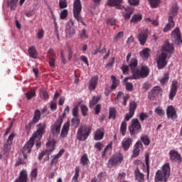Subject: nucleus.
<instances>
[{
  "label": "nucleus",
  "instance_id": "obj_1",
  "mask_svg": "<svg viewBox=\"0 0 182 182\" xmlns=\"http://www.w3.org/2000/svg\"><path fill=\"white\" fill-rule=\"evenodd\" d=\"M38 128L36 132L33 133L31 139L24 145L23 148V155L24 159L28 158V154L31 153V149L33 147V140H41L42 139V136H43V133H45V129H46V123H40L36 125Z\"/></svg>",
  "mask_w": 182,
  "mask_h": 182
},
{
  "label": "nucleus",
  "instance_id": "obj_2",
  "mask_svg": "<svg viewBox=\"0 0 182 182\" xmlns=\"http://www.w3.org/2000/svg\"><path fill=\"white\" fill-rule=\"evenodd\" d=\"M122 1L123 0H107V5L109 6H116L117 9H124V11H123L124 19H130V16H132V14H133V8H124L123 6H120Z\"/></svg>",
  "mask_w": 182,
  "mask_h": 182
},
{
  "label": "nucleus",
  "instance_id": "obj_3",
  "mask_svg": "<svg viewBox=\"0 0 182 182\" xmlns=\"http://www.w3.org/2000/svg\"><path fill=\"white\" fill-rule=\"evenodd\" d=\"M170 177V164H166L162 166V171H157L155 176V181H167Z\"/></svg>",
  "mask_w": 182,
  "mask_h": 182
},
{
  "label": "nucleus",
  "instance_id": "obj_4",
  "mask_svg": "<svg viewBox=\"0 0 182 182\" xmlns=\"http://www.w3.org/2000/svg\"><path fill=\"white\" fill-rule=\"evenodd\" d=\"M149 73H150V70H149V67L143 65L141 67L140 70H137L136 72L134 73V75L125 77L124 81L127 82V80L140 79V77H147V76H149Z\"/></svg>",
  "mask_w": 182,
  "mask_h": 182
},
{
  "label": "nucleus",
  "instance_id": "obj_5",
  "mask_svg": "<svg viewBox=\"0 0 182 182\" xmlns=\"http://www.w3.org/2000/svg\"><path fill=\"white\" fill-rule=\"evenodd\" d=\"M90 132H92V127L90 126H82L80 127L77 132V139L80 141H85L88 137L89 134H90Z\"/></svg>",
  "mask_w": 182,
  "mask_h": 182
},
{
  "label": "nucleus",
  "instance_id": "obj_6",
  "mask_svg": "<svg viewBox=\"0 0 182 182\" xmlns=\"http://www.w3.org/2000/svg\"><path fill=\"white\" fill-rule=\"evenodd\" d=\"M81 11H82V3L80 2V0H74V3H73L74 18L78 22H81V23H84L83 19L82 18V16H80Z\"/></svg>",
  "mask_w": 182,
  "mask_h": 182
},
{
  "label": "nucleus",
  "instance_id": "obj_7",
  "mask_svg": "<svg viewBox=\"0 0 182 182\" xmlns=\"http://www.w3.org/2000/svg\"><path fill=\"white\" fill-rule=\"evenodd\" d=\"M177 6H174L171 8V11L168 14V23L166 25L164 28V32H168L170 29L174 28V21H173V16H176L177 15Z\"/></svg>",
  "mask_w": 182,
  "mask_h": 182
},
{
  "label": "nucleus",
  "instance_id": "obj_8",
  "mask_svg": "<svg viewBox=\"0 0 182 182\" xmlns=\"http://www.w3.org/2000/svg\"><path fill=\"white\" fill-rule=\"evenodd\" d=\"M76 35V27H75V20L70 19L65 24V36L67 38H73Z\"/></svg>",
  "mask_w": 182,
  "mask_h": 182
},
{
  "label": "nucleus",
  "instance_id": "obj_9",
  "mask_svg": "<svg viewBox=\"0 0 182 182\" xmlns=\"http://www.w3.org/2000/svg\"><path fill=\"white\" fill-rule=\"evenodd\" d=\"M141 132V124L139 119H134L132 120V125L129 127V133L131 136H136Z\"/></svg>",
  "mask_w": 182,
  "mask_h": 182
},
{
  "label": "nucleus",
  "instance_id": "obj_10",
  "mask_svg": "<svg viewBox=\"0 0 182 182\" xmlns=\"http://www.w3.org/2000/svg\"><path fill=\"white\" fill-rule=\"evenodd\" d=\"M63 123V117L62 116L59 117L57 121L50 126V130L53 136H58L60 133V127H62V124Z\"/></svg>",
  "mask_w": 182,
  "mask_h": 182
},
{
  "label": "nucleus",
  "instance_id": "obj_11",
  "mask_svg": "<svg viewBox=\"0 0 182 182\" xmlns=\"http://www.w3.org/2000/svg\"><path fill=\"white\" fill-rule=\"evenodd\" d=\"M168 58H170L168 55L162 52L160 55H156L158 69H163V68L167 65V59H168Z\"/></svg>",
  "mask_w": 182,
  "mask_h": 182
},
{
  "label": "nucleus",
  "instance_id": "obj_12",
  "mask_svg": "<svg viewBox=\"0 0 182 182\" xmlns=\"http://www.w3.org/2000/svg\"><path fill=\"white\" fill-rule=\"evenodd\" d=\"M123 161V155L122 154H118L114 155L108 161V167H113L114 166H119Z\"/></svg>",
  "mask_w": 182,
  "mask_h": 182
},
{
  "label": "nucleus",
  "instance_id": "obj_13",
  "mask_svg": "<svg viewBox=\"0 0 182 182\" xmlns=\"http://www.w3.org/2000/svg\"><path fill=\"white\" fill-rule=\"evenodd\" d=\"M150 159V155L149 154H145V165L144 164H141V161L136 160L135 163L136 164H142L143 166V171L144 173H146L147 178H149L150 176V166H149V160Z\"/></svg>",
  "mask_w": 182,
  "mask_h": 182
},
{
  "label": "nucleus",
  "instance_id": "obj_14",
  "mask_svg": "<svg viewBox=\"0 0 182 182\" xmlns=\"http://www.w3.org/2000/svg\"><path fill=\"white\" fill-rule=\"evenodd\" d=\"M136 109H137V104L134 101H132L129 103V112L125 116L124 119L127 122H129L133 116H134V112H136Z\"/></svg>",
  "mask_w": 182,
  "mask_h": 182
},
{
  "label": "nucleus",
  "instance_id": "obj_15",
  "mask_svg": "<svg viewBox=\"0 0 182 182\" xmlns=\"http://www.w3.org/2000/svg\"><path fill=\"white\" fill-rule=\"evenodd\" d=\"M173 52H174V47H173V45L168 43H165L162 48V53H164L166 56L170 58Z\"/></svg>",
  "mask_w": 182,
  "mask_h": 182
},
{
  "label": "nucleus",
  "instance_id": "obj_16",
  "mask_svg": "<svg viewBox=\"0 0 182 182\" xmlns=\"http://www.w3.org/2000/svg\"><path fill=\"white\" fill-rule=\"evenodd\" d=\"M171 39L173 42L176 43H181V35L180 34V30L175 28L171 33Z\"/></svg>",
  "mask_w": 182,
  "mask_h": 182
},
{
  "label": "nucleus",
  "instance_id": "obj_17",
  "mask_svg": "<svg viewBox=\"0 0 182 182\" xmlns=\"http://www.w3.org/2000/svg\"><path fill=\"white\" fill-rule=\"evenodd\" d=\"M170 159L176 163H181V156L175 150L170 151Z\"/></svg>",
  "mask_w": 182,
  "mask_h": 182
},
{
  "label": "nucleus",
  "instance_id": "obj_18",
  "mask_svg": "<svg viewBox=\"0 0 182 182\" xmlns=\"http://www.w3.org/2000/svg\"><path fill=\"white\" fill-rule=\"evenodd\" d=\"M133 144V139L130 137L124 138L122 141V146L124 151H127L130 149V146Z\"/></svg>",
  "mask_w": 182,
  "mask_h": 182
},
{
  "label": "nucleus",
  "instance_id": "obj_19",
  "mask_svg": "<svg viewBox=\"0 0 182 182\" xmlns=\"http://www.w3.org/2000/svg\"><path fill=\"white\" fill-rule=\"evenodd\" d=\"M56 144V141L55 139H50L48 140V143L46 144L47 146V150L46 151V153L49 156L50 153H52L53 151L55 150V145Z\"/></svg>",
  "mask_w": 182,
  "mask_h": 182
},
{
  "label": "nucleus",
  "instance_id": "obj_20",
  "mask_svg": "<svg viewBox=\"0 0 182 182\" xmlns=\"http://www.w3.org/2000/svg\"><path fill=\"white\" fill-rule=\"evenodd\" d=\"M166 114L168 117H171L172 120L177 119V112L173 106H168L166 110Z\"/></svg>",
  "mask_w": 182,
  "mask_h": 182
},
{
  "label": "nucleus",
  "instance_id": "obj_21",
  "mask_svg": "<svg viewBox=\"0 0 182 182\" xmlns=\"http://www.w3.org/2000/svg\"><path fill=\"white\" fill-rule=\"evenodd\" d=\"M69 127H70V122H67L63 124L61 134L60 135L61 139H65V137L68 136V133H69Z\"/></svg>",
  "mask_w": 182,
  "mask_h": 182
},
{
  "label": "nucleus",
  "instance_id": "obj_22",
  "mask_svg": "<svg viewBox=\"0 0 182 182\" xmlns=\"http://www.w3.org/2000/svg\"><path fill=\"white\" fill-rule=\"evenodd\" d=\"M178 87V84L177 83V81L173 80L172 82V87L171 88L170 94H169V99L173 100L174 98V96H176V94L177 93V89Z\"/></svg>",
  "mask_w": 182,
  "mask_h": 182
},
{
  "label": "nucleus",
  "instance_id": "obj_23",
  "mask_svg": "<svg viewBox=\"0 0 182 182\" xmlns=\"http://www.w3.org/2000/svg\"><path fill=\"white\" fill-rule=\"evenodd\" d=\"M48 58L49 59V65L51 68H55V60L56 59V56H55V53L53 50L50 49L48 52Z\"/></svg>",
  "mask_w": 182,
  "mask_h": 182
},
{
  "label": "nucleus",
  "instance_id": "obj_24",
  "mask_svg": "<svg viewBox=\"0 0 182 182\" xmlns=\"http://www.w3.org/2000/svg\"><path fill=\"white\" fill-rule=\"evenodd\" d=\"M129 66L131 69V73H132V76H134V73H136L137 70V69H136V68H137V58H132L129 61Z\"/></svg>",
  "mask_w": 182,
  "mask_h": 182
},
{
  "label": "nucleus",
  "instance_id": "obj_25",
  "mask_svg": "<svg viewBox=\"0 0 182 182\" xmlns=\"http://www.w3.org/2000/svg\"><path fill=\"white\" fill-rule=\"evenodd\" d=\"M133 157H137L140 153V150L143 149V144L140 141H138L134 146Z\"/></svg>",
  "mask_w": 182,
  "mask_h": 182
},
{
  "label": "nucleus",
  "instance_id": "obj_26",
  "mask_svg": "<svg viewBox=\"0 0 182 182\" xmlns=\"http://www.w3.org/2000/svg\"><path fill=\"white\" fill-rule=\"evenodd\" d=\"M63 153H65V150L60 149L59 153H58L55 155H53V156H52L53 159L50 162L51 166H55V164H56V163H58L59 159H60V157H62Z\"/></svg>",
  "mask_w": 182,
  "mask_h": 182
},
{
  "label": "nucleus",
  "instance_id": "obj_27",
  "mask_svg": "<svg viewBox=\"0 0 182 182\" xmlns=\"http://www.w3.org/2000/svg\"><path fill=\"white\" fill-rule=\"evenodd\" d=\"M28 173L26 171L23 170L20 173L19 177L14 182H27Z\"/></svg>",
  "mask_w": 182,
  "mask_h": 182
},
{
  "label": "nucleus",
  "instance_id": "obj_28",
  "mask_svg": "<svg viewBox=\"0 0 182 182\" xmlns=\"http://www.w3.org/2000/svg\"><path fill=\"white\" fill-rule=\"evenodd\" d=\"M99 77L97 76H94L90 80L89 89L90 90H95L97 86V80Z\"/></svg>",
  "mask_w": 182,
  "mask_h": 182
},
{
  "label": "nucleus",
  "instance_id": "obj_29",
  "mask_svg": "<svg viewBox=\"0 0 182 182\" xmlns=\"http://www.w3.org/2000/svg\"><path fill=\"white\" fill-rule=\"evenodd\" d=\"M138 39L141 45H144L147 41V33L141 32L138 36Z\"/></svg>",
  "mask_w": 182,
  "mask_h": 182
},
{
  "label": "nucleus",
  "instance_id": "obj_30",
  "mask_svg": "<svg viewBox=\"0 0 182 182\" xmlns=\"http://www.w3.org/2000/svg\"><path fill=\"white\" fill-rule=\"evenodd\" d=\"M150 53H151L150 48H144L140 52V56H141L143 59H148L150 56Z\"/></svg>",
  "mask_w": 182,
  "mask_h": 182
},
{
  "label": "nucleus",
  "instance_id": "obj_31",
  "mask_svg": "<svg viewBox=\"0 0 182 182\" xmlns=\"http://www.w3.org/2000/svg\"><path fill=\"white\" fill-rule=\"evenodd\" d=\"M105 136V131L103 129H97L95 132V140H102Z\"/></svg>",
  "mask_w": 182,
  "mask_h": 182
},
{
  "label": "nucleus",
  "instance_id": "obj_32",
  "mask_svg": "<svg viewBox=\"0 0 182 182\" xmlns=\"http://www.w3.org/2000/svg\"><path fill=\"white\" fill-rule=\"evenodd\" d=\"M80 164H82V167H87V166H89V164H90V161H89L87 155L85 154L81 157Z\"/></svg>",
  "mask_w": 182,
  "mask_h": 182
},
{
  "label": "nucleus",
  "instance_id": "obj_33",
  "mask_svg": "<svg viewBox=\"0 0 182 182\" xmlns=\"http://www.w3.org/2000/svg\"><path fill=\"white\" fill-rule=\"evenodd\" d=\"M135 177L136 179L139 182L144 181V175L141 173L138 168L135 171Z\"/></svg>",
  "mask_w": 182,
  "mask_h": 182
},
{
  "label": "nucleus",
  "instance_id": "obj_34",
  "mask_svg": "<svg viewBox=\"0 0 182 182\" xmlns=\"http://www.w3.org/2000/svg\"><path fill=\"white\" fill-rule=\"evenodd\" d=\"M143 19V16L141 14H135L132 16L130 22L131 23H137L138 22H140Z\"/></svg>",
  "mask_w": 182,
  "mask_h": 182
},
{
  "label": "nucleus",
  "instance_id": "obj_35",
  "mask_svg": "<svg viewBox=\"0 0 182 182\" xmlns=\"http://www.w3.org/2000/svg\"><path fill=\"white\" fill-rule=\"evenodd\" d=\"M40 119H41V111L37 109L34 112V116L33 118V123H38Z\"/></svg>",
  "mask_w": 182,
  "mask_h": 182
},
{
  "label": "nucleus",
  "instance_id": "obj_36",
  "mask_svg": "<svg viewBox=\"0 0 182 182\" xmlns=\"http://www.w3.org/2000/svg\"><path fill=\"white\" fill-rule=\"evenodd\" d=\"M80 171V168L77 166L75 168V175L73 177L72 182H79L77 178H79V173Z\"/></svg>",
  "mask_w": 182,
  "mask_h": 182
},
{
  "label": "nucleus",
  "instance_id": "obj_37",
  "mask_svg": "<svg viewBox=\"0 0 182 182\" xmlns=\"http://www.w3.org/2000/svg\"><path fill=\"white\" fill-rule=\"evenodd\" d=\"M112 153V144H108L105 150L102 151V157H105V156H107Z\"/></svg>",
  "mask_w": 182,
  "mask_h": 182
},
{
  "label": "nucleus",
  "instance_id": "obj_38",
  "mask_svg": "<svg viewBox=\"0 0 182 182\" xmlns=\"http://www.w3.org/2000/svg\"><path fill=\"white\" fill-rule=\"evenodd\" d=\"M127 130V123H126V122H122L120 127V132L122 136H126Z\"/></svg>",
  "mask_w": 182,
  "mask_h": 182
},
{
  "label": "nucleus",
  "instance_id": "obj_39",
  "mask_svg": "<svg viewBox=\"0 0 182 182\" xmlns=\"http://www.w3.org/2000/svg\"><path fill=\"white\" fill-rule=\"evenodd\" d=\"M100 100V95L94 96L92 97V100L90 102V107H93V106H95V105H96V103H97V102H99Z\"/></svg>",
  "mask_w": 182,
  "mask_h": 182
},
{
  "label": "nucleus",
  "instance_id": "obj_40",
  "mask_svg": "<svg viewBox=\"0 0 182 182\" xmlns=\"http://www.w3.org/2000/svg\"><path fill=\"white\" fill-rule=\"evenodd\" d=\"M154 112L156 114H158V116H160V117H163L165 114L164 110H163V108L160 107H156Z\"/></svg>",
  "mask_w": 182,
  "mask_h": 182
},
{
  "label": "nucleus",
  "instance_id": "obj_41",
  "mask_svg": "<svg viewBox=\"0 0 182 182\" xmlns=\"http://www.w3.org/2000/svg\"><path fill=\"white\" fill-rule=\"evenodd\" d=\"M141 140L145 146H149L150 144V139H149V136L147 135H142L141 136Z\"/></svg>",
  "mask_w": 182,
  "mask_h": 182
},
{
  "label": "nucleus",
  "instance_id": "obj_42",
  "mask_svg": "<svg viewBox=\"0 0 182 182\" xmlns=\"http://www.w3.org/2000/svg\"><path fill=\"white\" fill-rule=\"evenodd\" d=\"M79 124H80L79 118L75 117L71 119V126H73V127H77Z\"/></svg>",
  "mask_w": 182,
  "mask_h": 182
},
{
  "label": "nucleus",
  "instance_id": "obj_43",
  "mask_svg": "<svg viewBox=\"0 0 182 182\" xmlns=\"http://www.w3.org/2000/svg\"><path fill=\"white\" fill-rule=\"evenodd\" d=\"M36 177H38V169L33 168L31 172V181H35V180H36Z\"/></svg>",
  "mask_w": 182,
  "mask_h": 182
},
{
  "label": "nucleus",
  "instance_id": "obj_44",
  "mask_svg": "<svg viewBox=\"0 0 182 182\" xmlns=\"http://www.w3.org/2000/svg\"><path fill=\"white\" fill-rule=\"evenodd\" d=\"M18 4V0H11L9 4V6H10V9L11 11H15L16 9V4Z\"/></svg>",
  "mask_w": 182,
  "mask_h": 182
},
{
  "label": "nucleus",
  "instance_id": "obj_45",
  "mask_svg": "<svg viewBox=\"0 0 182 182\" xmlns=\"http://www.w3.org/2000/svg\"><path fill=\"white\" fill-rule=\"evenodd\" d=\"M28 53L31 58H36V49L35 47H31L28 48Z\"/></svg>",
  "mask_w": 182,
  "mask_h": 182
},
{
  "label": "nucleus",
  "instance_id": "obj_46",
  "mask_svg": "<svg viewBox=\"0 0 182 182\" xmlns=\"http://www.w3.org/2000/svg\"><path fill=\"white\" fill-rule=\"evenodd\" d=\"M151 8H157L160 4V0H149Z\"/></svg>",
  "mask_w": 182,
  "mask_h": 182
},
{
  "label": "nucleus",
  "instance_id": "obj_47",
  "mask_svg": "<svg viewBox=\"0 0 182 182\" xmlns=\"http://www.w3.org/2000/svg\"><path fill=\"white\" fill-rule=\"evenodd\" d=\"M111 79L112 80V89H116L117 87V85H119V81L116 79V77L114 75L111 76Z\"/></svg>",
  "mask_w": 182,
  "mask_h": 182
},
{
  "label": "nucleus",
  "instance_id": "obj_48",
  "mask_svg": "<svg viewBox=\"0 0 182 182\" xmlns=\"http://www.w3.org/2000/svg\"><path fill=\"white\" fill-rule=\"evenodd\" d=\"M146 22H148V23H152L154 26H158L159 21L157 20L151 19L150 18H145Z\"/></svg>",
  "mask_w": 182,
  "mask_h": 182
},
{
  "label": "nucleus",
  "instance_id": "obj_49",
  "mask_svg": "<svg viewBox=\"0 0 182 182\" xmlns=\"http://www.w3.org/2000/svg\"><path fill=\"white\" fill-rule=\"evenodd\" d=\"M26 95L28 100H31L32 97H35L36 92L34 90H31L28 91Z\"/></svg>",
  "mask_w": 182,
  "mask_h": 182
},
{
  "label": "nucleus",
  "instance_id": "obj_50",
  "mask_svg": "<svg viewBox=\"0 0 182 182\" xmlns=\"http://www.w3.org/2000/svg\"><path fill=\"white\" fill-rule=\"evenodd\" d=\"M151 92L154 93V95H159V93H161L163 90L160 87L156 86L152 89Z\"/></svg>",
  "mask_w": 182,
  "mask_h": 182
},
{
  "label": "nucleus",
  "instance_id": "obj_51",
  "mask_svg": "<svg viewBox=\"0 0 182 182\" xmlns=\"http://www.w3.org/2000/svg\"><path fill=\"white\" fill-rule=\"evenodd\" d=\"M109 119H116V109H109Z\"/></svg>",
  "mask_w": 182,
  "mask_h": 182
},
{
  "label": "nucleus",
  "instance_id": "obj_52",
  "mask_svg": "<svg viewBox=\"0 0 182 182\" xmlns=\"http://www.w3.org/2000/svg\"><path fill=\"white\" fill-rule=\"evenodd\" d=\"M42 95L43 96L44 99H49V95H48L46 90H43V88L40 90V96Z\"/></svg>",
  "mask_w": 182,
  "mask_h": 182
},
{
  "label": "nucleus",
  "instance_id": "obj_53",
  "mask_svg": "<svg viewBox=\"0 0 182 182\" xmlns=\"http://www.w3.org/2000/svg\"><path fill=\"white\" fill-rule=\"evenodd\" d=\"M161 85H164L168 82V74H165L164 77L160 80Z\"/></svg>",
  "mask_w": 182,
  "mask_h": 182
},
{
  "label": "nucleus",
  "instance_id": "obj_54",
  "mask_svg": "<svg viewBox=\"0 0 182 182\" xmlns=\"http://www.w3.org/2000/svg\"><path fill=\"white\" fill-rule=\"evenodd\" d=\"M81 111L83 116H87V107L86 105H81Z\"/></svg>",
  "mask_w": 182,
  "mask_h": 182
},
{
  "label": "nucleus",
  "instance_id": "obj_55",
  "mask_svg": "<svg viewBox=\"0 0 182 182\" xmlns=\"http://www.w3.org/2000/svg\"><path fill=\"white\" fill-rule=\"evenodd\" d=\"M59 5L61 9L67 8L68 3L66 2V0H60Z\"/></svg>",
  "mask_w": 182,
  "mask_h": 182
},
{
  "label": "nucleus",
  "instance_id": "obj_56",
  "mask_svg": "<svg viewBox=\"0 0 182 182\" xmlns=\"http://www.w3.org/2000/svg\"><path fill=\"white\" fill-rule=\"evenodd\" d=\"M60 18L61 19H65L66 16H68V9H64L60 12Z\"/></svg>",
  "mask_w": 182,
  "mask_h": 182
},
{
  "label": "nucleus",
  "instance_id": "obj_57",
  "mask_svg": "<svg viewBox=\"0 0 182 182\" xmlns=\"http://www.w3.org/2000/svg\"><path fill=\"white\" fill-rule=\"evenodd\" d=\"M124 83H126V89L127 90H132L133 89V84L132 82H129L127 81H125L124 80Z\"/></svg>",
  "mask_w": 182,
  "mask_h": 182
},
{
  "label": "nucleus",
  "instance_id": "obj_58",
  "mask_svg": "<svg viewBox=\"0 0 182 182\" xmlns=\"http://www.w3.org/2000/svg\"><path fill=\"white\" fill-rule=\"evenodd\" d=\"M78 115L79 108L77 107V106H76L73 109V116H74V117H77Z\"/></svg>",
  "mask_w": 182,
  "mask_h": 182
},
{
  "label": "nucleus",
  "instance_id": "obj_59",
  "mask_svg": "<svg viewBox=\"0 0 182 182\" xmlns=\"http://www.w3.org/2000/svg\"><path fill=\"white\" fill-rule=\"evenodd\" d=\"M107 23L108 25H111V26H113L114 25H116V19L114 18H108L107 21Z\"/></svg>",
  "mask_w": 182,
  "mask_h": 182
},
{
  "label": "nucleus",
  "instance_id": "obj_60",
  "mask_svg": "<svg viewBox=\"0 0 182 182\" xmlns=\"http://www.w3.org/2000/svg\"><path fill=\"white\" fill-rule=\"evenodd\" d=\"M50 107V110H52L53 112H55V110H56V109H57L56 102L55 101L51 102Z\"/></svg>",
  "mask_w": 182,
  "mask_h": 182
},
{
  "label": "nucleus",
  "instance_id": "obj_61",
  "mask_svg": "<svg viewBox=\"0 0 182 182\" xmlns=\"http://www.w3.org/2000/svg\"><path fill=\"white\" fill-rule=\"evenodd\" d=\"M80 36L82 39H87V34L86 33V30L83 29L80 33Z\"/></svg>",
  "mask_w": 182,
  "mask_h": 182
},
{
  "label": "nucleus",
  "instance_id": "obj_62",
  "mask_svg": "<svg viewBox=\"0 0 182 182\" xmlns=\"http://www.w3.org/2000/svg\"><path fill=\"white\" fill-rule=\"evenodd\" d=\"M43 35H45V31H43V30H39L37 33V38L38 39H42V38H43Z\"/></svg>",
  "mask_w": 182,
  "mask_h": 182
},
{
  "label": "nucleus",
  "instance_id": "obj_63",
  "mask_svg": "<svg viewBox=\"0 0 182 182\" xmlns=\"http://www.w3.org/2000/svg\"><path fill=\"white\" fill-rule=\"evenodd\" d=\"M122 38H123V32H119L116 36V37L114 38V41H115V42H117V41H120V39H122Z\"/></svg>",
  "mask_w": 182,
  "mask_h": 182
},
{
  "label": "nucleus",
  "instance_id": "obj_64",
  "mask_svg": "<svg viewBox=\"0 0 182 182\" xmlns=\"http://www.w3.org/2000/svg\"><path fill=\"white\" fill-rule=\"evenodd\" d=\"M122 70L124 75H126L129 73V67L127 65H122Z\"/></svg>",
  "mask_w": 182,
  "mask_h": 182
}]
</instances>
